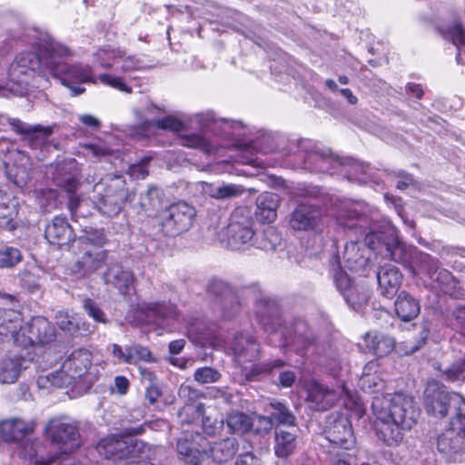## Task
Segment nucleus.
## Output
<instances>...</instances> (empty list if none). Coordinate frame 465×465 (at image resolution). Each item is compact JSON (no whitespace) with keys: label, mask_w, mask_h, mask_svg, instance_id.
Here are the masks:
<instances>
[{"label":"nucleus","mask_w":465,"mask_h":465,"mask_svg":"<svg viewBox=\"0 0 465 465\" xmlns=\"http://www.w3.org/2000/svg\"><path fill=\"white\" fill-rule=\"evenodd\" d=\"M20 282L21 286L30 292H35L40 289L39 279L33 272L28 271L20 273Z\"/></svg>","instance_id":"680f3d73"},{"label":"nucleus","mask_w":465,"mask_h":465,"mask_svg":"<svg viewBox=\"0 0 465 465\" xmlns=\"http://www.w3.org/2000/svg\"><path fill=\"white\" fill-rule=\"evenodd\" d=\"M45 432L52 442L60 445L65 452L80 447L77 425L68 417L51 419L45 427Z\"/></svg>","instance_id":"ddd939ff"},{"label":"nucleus","mask_w":465,"mask_h":465,"mask_svg":"<svg viewBox=\"0 0 465 465\" xmlns=\"http://www.w3.org/2000/svg\"><path fill=\"white\" fill-rule=\"evenodd\" d=\"M341 172L345 173L349 180L364 182L371 176V166L369 163L358 162L351 158H342Z\"/></svg>","instance_id":"4c0bfd02"},{"label":"nucleus","mask_w":465,"mask_h":465,"mask_svg":"<svg viewBox=\"0 0 465 465\" xmlns=\"http://www.w3.org/2000/svg\"><path fill=\"white\" fill-rule=\"evenodd\" d=\"M83 307L87 314L92 317L95 322H106V318L104 312L100 309V307L91 299L85 298L83 301Z\"/></svg>","instance_id":"bf43d9fd"},{"label":"nucleus","mask_w":465,"mask_h":465,"mask_svg":"<svg viewBox=\"0 0 465 465\" xmlns=\"http://www.w3.org/2000/svg\"><path fill=\"white\" fill-rule=\"evenodd\" d=\"M196 211L185 202L169 205L157 216L158 226L165 236L174 237L187 232L193 225Z\"/></svg>","instance_id":"6e6552de"},{"label":"nucleus","mask_w":465,"mask_h":465,"mask_svg":"<svg viewBox=\"0 0 465 465\" xmlns=\"http://www.w3.org/2000/svg\"><path fill=\"white\" fill-rule=\"evenodd\" d=\"M55 329L45 317H33L21 325V332L16 337V345L26 348L33 345H45L55 339Z\"/></svg>","instance_id":"4468645a"},{"label":"nucleus","mask_w":465,"mask_h":465,"mask_svg":"<svg viewBox=\"0 0 465 465\" xmlns=\"http://www.w3.org/2000/svg\"><path fill=\"white\" fill-rule=\"evenodd\" d=\"M371 409L376 434L388 446L401 442L403 431L411 430L419 417L412 398L401 393L375 395Z\"/></svg>","instance_id":"f257e3e1"},{"label":"nucleus","mask_w":465,"mask_h":465,"mask_svg":"<svg viewBox=\"0 0 465 465\" xmlns=\"http://www.w3.org/2000/svg\"><path fill=\"white\" fill-rule=\"evenodd\" d=\"M226 426L232 433L245 434L251 431V416L243 412H232L226 418Z\"/></svg>","instance_id":"37998d69"},{"label":"nucleus","mask_w":465,"mask_h":465,"mask_svg":"<svg viewBox=\"0 0 465 465\" xmlns=\"http://www.w3.org/2000/svg\"><path fill=\"white\" fill-rule=\"evenodd\" d=\"M38 447L35 442L26 440L19 444L16 452L22 459L35 460V465H50L54 461L53 459H37Z\"/></svg>","instance_id":"c03bdc74"},{"label":"nucleus","mask_w":465,"mask_h":465,"mask_svg":"<svg viewBox=\"0 0 465 465\" xmlns=\"http://www.w3.org/2000/svg\"><path fill=\"white\" fill-rule=\"evenodd\" d=\"M128 354L133 358L128 364L136 365L140 361L154 362L155 359L151 351L141 344H133L128 346Z\"/></svg>","instance_id":"3c124183"},{"label":"nucleus","mask_w":465,"mask_h":465,"mask_svg":"<svg viewBox=\"0 0 465 465\" xmlns=\"http://www.w3.org/2000/svg\"><path fill=\"white\" fill-rule=\"evenodd\" d=\"M49 39L53 38L45 35L36 43V52L21 53L11 64L10 76L21 83H27V78L43 67H48L51 71L48 54L41 48L42 44Z\"/></svg>","instance_id":"9b49d317"},{"label":"nucleus","mask_w":465,"mask_h":465,"mask_svg":"<svg viewBox=\"0 0 465 465\" xmlns=\"http://www.w3.org/2000/svg\"><path fill=\"white\" fill-rule=\"evenodd\" d=\"M388 225L384 226V232H378L375 228H370L368 232H364V242L370 249L381 252V249L384 248V244L388 241L386 239L387 235L390 236L387 231Z\"/></svg>","instance_id":"49530a36"},{"label":"nucleus","mask_w":465,"mask_h":465,"mask_svg":"<svg viewBox=\"0 0 465 465\" xmlns=\"http://www.w3.org/2000/svg\"><path fill=\"white\" fill-rule=\"evenodd\" d=\"M180 143L183 146L198 149L204 153H212L216 151V146L209 140L199 134H189L180 135Z\"/></svg>","instance_id":"79ce46f5"},{"label":"nucleus","mask_w":465,"mask_h":465,"mask_svg":"<svg viewBox=\"0 0 465 465\" xmlns=\"http://www.w3.org/2000/svg\"><path fill=\"white\" fill-rule=\"evenodd\" d=\"M22 260V253L17 248L6 247L0 250V268H13Z\"/></svg>","instance_id":"5fc2aeb1"},{"label":"nucleus","mask_w":465,"mask_h":465,"mask_svg":"<svg viewBox=\"0 0 465 465\" xmlns=\"http://www.w3.org/2000/svg\"><path fill=\"white\" fill-rule=\"evenodd\" d=\"M34 421L12 418L0 422V436L6 442L19 441L35 430Z\"/></svg>","instance_id":"4be33fe9"},{"label":"nucleus","mask_w":465,"mask_h":465,"mask_svg":"<svg viewBox=\"0 0 465 465\" xmlns=\"http://www.w3.org/2000/svg\"><path fill=\"white\" fill-rule=\"evenodd\" d=\"M221 376L218 371L211 367L198 368L193 374L194 380L201 384L216 382Z\"/></svg>","instance_id":"4d7b16f0"},{"label":"nucleus","mask_w":465,"mask_h":465,"mask_svg":"<svg viewBox=\"0 0 465 465\" xmlns=\"http://www.w3.org/2000/svg\"><path fill=\"white\" fill-rule=\"evenodd\" d=\"M343 297L346 302L355 309L368 302L370 292L364 285L354 284L351 288L348 289L347 292L343 293Z\"/></svg>","instance_id":"a18cd8bd"},{"label":"nucleus","mask_w":465,"mask_h":465,"mask_svg":"<svg viewBox=\"0 0 465 465\" xmlns=\"http://www.w3.org/2000/svg\"><path fill=\"white\" fill-rule=\"evenodd\" d=\"M230 350L232 351L235 361L248 369L247 363H252L259 359V344L249 334L239 333L230 342ZM283 365L282 360H275L266 363L252 364L249 371H246L245 376L249 381L258 380L262 374L270 372L273 368Z\"/></svg>","instance_id":"20e7f679"},{"label":"nucleus","mask_w":465,"mask_h":465,"mask_svg":"<svg viewBox=\"0 0 465 465\" xmlns=\"http://www.w3.org/2000/svg\"><path fill=\"white\" fill-rule=\"evenodd\" d=\"M155 124L160 129L173 132H180L183 129V122L172 115L157 120Z\"/></svg>","instance_id":"e2e57ef3"},{"label":"nucleus","mask_w":465,"mask_h":465,"mask_svg":"<svg viewBox=\"0 0 465 465\" xmlns=\"http://www.w3.org/2000/svg\"><path fill=\"white\" fill-rule=\"evenodd\" d=\"M414 253L413 260L409 268L410 271L414 276L424 274L430 280H433V276L439 270V260L420 250H417Z\"/></svg>","instance_id":"7c9ffc66"},{"label":"nucleus","mask_w":465,"mask_h":465,"mask_svg":"<svg viewBox=\"0 0 465 465\" xmlns=\"http://www.w3.org/2000/svg\"><path fill=\"white\" fill-rule=\"evenodd\" d=\"M8 123L12 130L20 134L21 140L32 149L44 146L53 133L51 126L31 125L15 118L9 119Z\"/></svg>","instance_id":"a211bd4d"},{"label":"nucleus","mask_w":465,"mask_h":465,"mask_svg":"<svg viewBox=\"0 0 465 465\" xmlns=\"http://www.w3.org/2000/svg\"><path fill=\"white\" fill-rule=\"evenodd\" d=\"M402 275L399 269L392 265L381 267L377 272V281L381 294L389 299L393 298L401 285Z\"/></svg>","instance_id":"bb28decb"},{"label":"nucleus","mask_w":465,"mask_h":465,"mask_svg":"<svg viewBox=\"0 0 465 465\" xmlns=\"http://www.w3.org/2000/svg\"><path fill=\"white\" fill-rule=\"evenodd\" d=\"M141 310L147 317H153L157 320H173L177 317V310L173 304L149 302L141 306Z\"/></svg>","instance_id":"58836bf2"},{"label":"nucleus","mask_w":465,"mask_h":465,"mask_svg":"<svg viewBox=\"0 0 465 465\" xmlns=\"http://www.w3.org/2000/svg\"><path fill=\"white\" fill-rule=\"evenodd\" d=\"M11 156L13 157L14 161L18 162L19 164L14 171V173L12 168L8 170V173L10 175L14 176V183L17 186H24L26 184L30 178L28 169L32 165L31 158L28 153L19 150L12 152Z\"/></svg>","instance_id":"c9c22d12"},{"label":"nucleus","mask_w":465,"mask_h":465,"mask_svg":"<svg viewBox=\"0 0 465 465\" xmlns=\"http://www.w3.org/2000/svg\"><path fill=\"white\" fill-rule=\"evenodd\" d=\"M25 360L19 356H6L0 359V383L13 384L16 382L25 369Z\"/></svg>","instance_id":"473e14b6"},{"label":"nucleus","mask_w":465,"mask_h":465,"mask_svg":"<svg viewBox=\"0 0 465 465\" xmlns=\"http://www.w3.org/2000/svg\"><path fill=\"white\" fill-rule=\"evenodd\" d=\"M204 191L213 199L228 200L241 196L245 192V189L241 184L223 183L219 185L206 183Z\"/></svg>","instance_id":"e433bc0d"},{"label":"nucleus","mask_w":465,"mask_h":465,"mask_svg":"<svg viewBox=\"0 0 465 465\" xmlns=\"http://www.w3.org/2000/svg\"><path fill=\"white\" fill-rule=\"evenodd\" d=\"M75 242L83 252V255L74 264L75 272L85 275L100 269L107 256L105 250H99L106 242L104 233L96 232L93 235L81 236Z\"/></svg>","instance_id":"1a4fd4ad"},{"label":"nucleus","mask_w":465,"mask_h":465,"mask_svg":"<svg viewBox=\"0 0 465 465\" xmlns=\"http://www.w3.org/2000/svg\"><path fill=\"white\" fill-rule=\"evenodd\" d=\"M86 156L92 155L95 158L110 154V149L101 143H87L84 145Z\"/></svg>","instance_id":"0e129e2a"},{"label":"nucleus","mask_w":465,"mask_h":465,"mask_svg":"<svg viewBox=\"0 0 465 465\" xmlns=\"http://www.w3.org/2000/svg\"><path fill=\"white\" fill-rule=\"evenodd\" d=\"M251 209L240 206L230 215L229 223L223 232L227 245L232 250H242L253 244L254 230Z\"/></svg>","instance_id":"423d86ee"},{"label":"nucleus","mask_w":465,"mask_h":465,"mask_svg":"<svg viewBox=\"0 0 465 465\" xmlns=\"http://www.w3.org/2000/svg\"><path fill=\"white\" fill-rule=\"evenodd\" d=\"M363 346L369 353L377 357H384L394 350L395 340L379 331H370L363 336Z\"/></svg>","instance_id":"5701e85b"},{"label":"nucleus","mask_w":465,"mask_h":465,"mask_svg":"<svg viewBox=\"0 0 465 465\" xmlns=\"http://www.w3.org/2000/svg\"><path fill=\"white\" fill-rule=\"evenodd\" d=\"M99 81L107 86H110L114 89H116L120 92L125 93V94H131L133 92L132 87L129 86L124 79L120 75H115L113 74H101L98 76Z\"/></svg>","instance_id":"603ef678"},{"label":"nucleus","mask_w":465,"mask_h":465,"mask_svg":"<svg viewBox=\"0 0 465 465\" xmlns=\"http://www.w3.org/2000/svg\"><path fill=\"white\" fill-rule=\"evenodd\" d=\"M54 319L58 327L71 336H83L91 332L90 325L87 322L69 315L67 312L58 311Z\"/></svg>","instance_id":"72a5a7b5"},{"label":"nucleus","mask_w":465,"mask_h":465,"mask_svg":"<svg viewBox=\"0 0 465 465\" xmlns=\"http://www.w3.org/2000/svg\"><path fill=\"white\" fill-rule=\"evenodd\" d=\"M271 406L274 410L272 418L277 420L279 424L288 425L289 427L294 426L296 418L283 403L275 401L272 402Z\"/></svg>","instance_id":"8fccbe9b"},{"label":"nucleus","mask_w":465,"mask_h":465,"mask_svg":"<svg viewBox=\"0 0 465 465\" xmlns=\"http://www.w3.org/2000/svg\"><path fill=\"white\" fill-rule=\"evenodd\" d=\"M359 385L365 392L376 395H380L379 392L384 388V382L378 374L361 376Z\"/></svg>","instance_id":"864d4df0"},{"label":"nucleus","mask_w":465,"mask_h":465,"mask_svg":"<svg viewBox=\"0 0 465 465\" xmlns=\"http://www.w3.org/2000/svg\"><path fill=\"white\" fill-rule=\"evenodd\" d=\"M124 56V50L105 46L100 48L95 54V61L102 67L111 69L115 64L120 63V58Z\"/></svg>","instance_id":"a19ab883"},{"label":"nucleus","mask_w":465,"mask_h":465,"mask_svg":"<svg viewBox=\"0 0 465 465\" xmlns=\"http://www.w3.org/2000/svg\"><path fill=\"white\" fill-rule=\"evenodd\" d=\"M22 321L20 312L12 309L0 310V341L12 340L16 344Z\"/></svg>","instance_id":"a878e982"},{"label":"nucleus","mask_w":465,"mask_h":465,"mask_svg":"<svg viewBox=\"0 0 465 465\" xmlns=\"http://www.w3.org/2000/svg\"><path fill=\"white\" fill-rule=\"evenodd\" d=\"M387 231L388 233H390V238H388V241L384 244L385 255L390 257L391 261L410 268L415 254L414 252H417L418 249L400 242L394 235V229L391 225L387 226Z\"/></svg>","instance_id":"aec40b11"},{"label":"nucleus","mask_w":465,"mask_h":465,"mask_svg":"<svg viewBox=\"0 0 465 465\" xmlns=\"http://www.w3.org/2000/svg\"><path fill=\"white\" fill-rule=\"evenodd\" d=\"M121 67L120 72L124 74L132 73L134 71H139L143 69V61L135 55H126L124 51V56L120 58Z\"/></svg>","instance_id":"13d9d810"},{"label":"nucleus","mask_w":465,"mask_h":465,"mask_svg":"<svg viewBox=\"0 0 465 465\" xmlns=\"http://www.w3.org/2000/svg\"><path fill=\"white\" fill-rule=\"evenodd\" d=\"M435 283V287L439 288L442 292L450 294L455 288V281L451 272L446 269H440L430 280Z\"/></svg>","instance_id":"09e8293b"},{"label":"nucleus","mask_w":465,"mask_h":465,"mask_svg":"<svg viewBox=\"0 0 465 465\" xmlns=\"http://www.w3.org/2000/svg\"><path fill=\"white\" fill-rule=\"evenodd\" d=\"M322 209L312 203H302L291 213L289 225L294 231H314L322 224Z\"/></svg>","instance_id":"f3484780"},{"label":"nucleus","mask_w":465,"mask_h":465,"mask_svg":"<svg viewBox=\"0 0 465 465\" xmlns=\"http://www.w3.org/2000/svg\"><path fill=\"white\" fill-rule=\"evenodd\" d=\"M297 432L295 426L287 429H276L274 454L280 459H287L295 450L297 447Z\"/></svg>","instance_id":"cd10ccee"},{"label":"nucleus","mask_w":465,"mask_h":465,"mask_svg":"<svg viewBox=\"0 0 465 465\" xmlns=\"http://www.w3.org/2000/svg\"><path fill=\"white\" fill-rule=\"evenodd\" d=\"M339 397L340 392L317 381H312L308 389L307 400L317 411L328 410L338 401Z\"/></svg>","instance_id":"b1692460"},{"label":"nucleus","mask_w":465,"mask_h":465,"mask_svg":"<svg viewBox=\"0 0 465 465\" xmlns=\"http://www.w3.org/2000/svg\"><path fill=\"white\" fill-rule=\"evenodd\" d=\"M238 450V440L234 437L215 441L209 448L213 460L218 463H224L232 460Z\"/></svg>","instance_id":"f704fd0d"},{"label":"nucleus","mask_w":465,"mask_h":465,"mask_svg":"<svg viewBox=\"0 0 465 465\" xmlns=\"http://www.w3.org/2000/svg\"><path fill=\"white\" fill-rule=\"evenodd\" d=\"M110 351L118 363L128 364V361H132L133 358L128 354V346L123 349L120 345L114 343L110 346Z\"/></svg>","instance_id":"338daca9"},{"label":"nucleus","mask_w":465,"mask_h":465,"mask_svg":"<svg viewBox=\"0 0 465 465\" xmlns=\"http://www.w3.org/2000/svg\"><path fill=\"white\" fill-rule=\"evenodd\" d=\"M453 411L455 412V417L451 419L449 430H455V431L465 435V414L461 412L460 405Z\"/></svg>","instance_id":"69168bd1"},{"label":"nucleus","mask_w":465,"mask_h":465,"mask_svg":"<svg viewBox=\"0 0 465 465\" xmlns=\"http://www.w3.org/2000/svg\"><path fill=\"white\" fill-rule=\"evenodd\" d=\"M207 292L224 318H230L238 312L240 308L238 298L227 283L214 280L208 285Z\"/></svg>","instance_id":"dca6fc26"},{"label":"nucleus","mask_w":465,"mask_h":465,"mask_svg":"<svg viewBox=\"0 0 465 465\" xmlns=\"http://www.w3.org/2000/svg\"><path fill=\"white\" fill-rule=\"evenodd\" d=\"M278 305L274 301L262 299L258 302V314L261 316L262 321H264L266 317L271 318L278 314Z\"/></svg>","instance_id":"052dcab7"},{"label":"nucleus","mask_w":465,"mask_h":465,"mask_svg":"<svg viewBox=\"0 0 465 465\" xmlns=\"http://www.w3.org/2000/svg\"><path fill=\"white\" fill-rule=\"evenodd\" d=\"M297 146L304 153V169L318 173H335L341 169L342 158L327 148L315 146L311 141H298Z\"/></svg>","instance_id":"f8f14e48"},{"label":"nucleus","mask_w":465,"mask_h":465,"mask_svg":"<svg viewBox=\"0 0 465 465\" xmlns=\"http://www.w3.org/2000/svg\"><path fill=\"white\" fill-rule=\"evenodd\" d=\"M251 431L254 435L264 436L268 434L272 428V418L261 415L251 417Z\"/></svg>","instance_id":"6e6d98bb"},{"label":"nucleus","mask_w":465,"mask_h":465,"mask_svg":"<svg viewBox=\"0 0 465 465\" xmlns=\"http://www.w3.org/2000/svg\"><path fill=\"white\" fill-rule=\"evenodd\" d=\"M280 196L273 193H262L256 199L257 218L262 223H272L277 216Z\"/></svg>","instance_id":"c756f323"},{"label":"nucleus","mask_w":465,"mask_h":465,"mask_svg":"<svg viewBox=\"0 0 465 465\" xmlns=\"http://www.w3.org/2000/svg\"><path fill=\"white\" fill-rule=\"evenodd\" d=\"M208 441L200 433L185 432L177 440L178 454L185 462L192 465H202L207 453Z\"/></svg>","instance_id":"2eb2a0df"},{"label":"nucleus","mask_w":465,"mask_h":465,"mask_svg":"<svg viewBox=\"0 0 465 465\" xmlns=\"http://www.w3.org/2000/svg\"><path fill=\"white\" fill-rule=\"evenodd\" d=\"M41 48L47 52L50 58L51 74L60 79L62 84L69 87L74 95L83 94L85 89L80 86H73L70 84V82L81 84L96 83L91 66L82 64L70 65L58 61L72 55L70 49L65 45L54 39H49L42 44Z\"/></svg>","instance_id":"7ed1b4c3"},{"label":"nucleus","mask_w":465,"mask_h":465,"mask_svg":"<svg viewBox=\"0 0 465 465\" xmlns=\"http://www.w3.org/2000/svg\"><path fill=\"white\" fill-rule=\"evenodd\" d=\"M235 465H260V460L252 453L247 452L240 455Z\"/></svg>","instance_id":"774afa93"},{"label":"nucleus","mask_w":465,"mask_h":465,"mask_svg":"<svg viewBox=\"0 0 465 465\" xmlns=\"http://www.w3.org/2000/svg\"><path fill=\"white\" fill-rule=\"evenodd\" d=\"M98 380V371L93 366V355L86 349H77L63 362L61 370L37 378L39 388L54 386L65 388L83 381L87 388H90Z\"/></svg>","instance_id":"f03ea898"},{"label":"nucleus","mask_w":465,"mask_h":465,"mask_svg":"<svg viewBox=\"0 0 465 465\" xmlns=\"http://www.w3.org/2000/svg\"><path fill=\"white\" fill-rule=\"evenodd\" d=\"M462 401L460 394L446 391L438 381H428L424 391V409L428 415L443 419L453 412Z\"/></svg>","instance_id":"0eeeda50"},{"label":"nucleus","mask_w":465,"mask_h":465,"mask_svg":"<svg viewBox=\"0 0 465 465\" xmlns=\"http://www.w3.org/2000/svg\"><path fill=\"white\" fill-rule=\"evenodd\" d=\"M330 442L344 450H350L355 443L351 425L348 419L340 417L326 431Z\"/></svg>","instance_id":"412c9836"},{"label":"nucleus","mask_w":465,"mask_h":465,"mask_svg":"<svg viewBox=\"0 0 465 465\" xmlns=\"http://www.w3.org/2000/svg\"><path fill=\"white\" fill-rule=\"evenodd\" d=\"M437 449L450 461H459L465 453V435L447 430L437 440Z\"/></svg>","instance_id":"6ab92c4d"},{"label":"nucleus","mask_w":465,"mask_h":465,"mask_svg":"<svg viewBox=\"0 0 465 465\" xmlns=\"http://www.w3.org/2000/svg\"><path fill=\"white\" fill-rule=\"evenodd\" d=\"M104 280L106 284L114 286L120 293L125 294L133 284L134 277L128 269H124L119 263H113L104 273Z\"/></svg>","instance_id":"c85d7f7f"},{"label":"nucleus","mask_w":465,"mask_h":465,"mask_svg":"<svg viewBox=\"0 0 465 465\" xmlns=\"http://www.w3.org/2000/svg\"><path fill=\"white\" fill-rule=\"evenodd\" d=\"M434 368L437 371H442L441 379L446 381H457L465 378V361H457L450 367L441 369L440 363H434Z\"/></svg>","instance_id":"de8ad7c7"},{"label":"nucleus","mask_w":465,"mask_h":465,"mask_svg":"<svg viewBox=\"0 0 465 465\" xmlns=\"http://www.w3.org/2000/svg\"><path fill=\"white\" fill-rule=\"evenodd\" d=\"M395 312L403 322L416 318L420 311L419 301L406 291H401L394 302Z\"/></svg>","instance_id":"2f4dec72"},{"label":"nucleus","mask_w":465,"mask_h":465,"mask_svg":"<svg viewBox=\"0 0 465 465\" xmlns=\"http://www.w3.org/2000/svg\"><path fill=\"white\" fill-rule=\"evenodd\" d=\"M94 191L98 210L109 217L117 215L129 198L125 180L120 175L106 176L94 185Z\"/></svg>","instance_id":"39448f33"},{"label":"nucleus","mask_w":465,"mask_h":465,"mask_svg":"<svg viewBox=\"0 0 465 465\" xmlns=\"http://www.w3.org/2000/svg\"><path fill=\"white\" fill-rule=\"evenodd\" d=\"M150 446L131 436L112 435L102 439L96 446L100 456L108 460H123L142 456Z\"/></svg>","instance_id":"9d476101"},{"label":"nucleus","mask_w":465,"mask_h":465,"mask_svg":"<svg viewBox=\"0 0 465 465\" xmlns=\"http://www.w3.org/2000/svg\"><path fill=\"white\" fill-rule=\"evenodd\" d=\"M445 37L452 42L457 47V61L460 64L465 63V31L460 23L455 22L450 25Z\"/></svg>","instance_id":"ea45409f"},{"label":"nucleus","mask_w":465,"mask_h":465,"mask_svg":"<svg viewBox=\"0 0 465 465\" xmlns=\"http://www.w3.org/2000/svg\"><path fill=\"white\" fill-rule=\"evenodd\" d=\"M45 236L49 243L63 246L74 239V232L65 217L55 216L46 226Z\"/></svg>","instance_id":"393cba45"}]
</instances>
